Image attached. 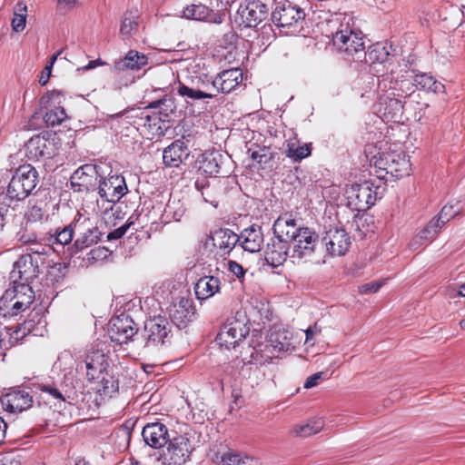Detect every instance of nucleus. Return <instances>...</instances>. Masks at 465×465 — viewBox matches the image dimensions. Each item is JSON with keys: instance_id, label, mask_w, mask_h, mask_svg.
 I'll return each instance as SVG.
<instances>
[{"instance_id": "f257e3e1", "label": "nucleus", "mask_w": 465, "mask_h": 465, "mask_svg": "<svg viewBox=\"0 0 465 465\" xmlns=\"http://www.w3.org/2000/svg\"><path fill=\"white\" fill-rule=\"evenodd\" d=\"M387 76L381 80L377 78L378 88L384 94H380V111L386 121L400 122L403 114V100L411 94V83L406 80L389 79Z\"/></svg>"}, {"instance_id": "f03ea898", "label": "nucleus", "mask_w": 465, "mask_h": 465, "mask_svg": "<svg viewBox=\"0 0 465 465\" xmlns=\"http://www.w3.org/2000/svg\"><path fill=\"white\" fill-rule=\"evenodd\" d=\"M189 65L193 74L183 81H178L175 87L177 94L187 104L214 98L217 95V89L213 77L205 73H198L195 69L200 67V64L196 61L191 62Z\"/></svg>"}, {"instance_id": "7ed1b4c3", "label": "nucleus", "mask_w": 465, "mask_h": 465, "mask_svg": "<svg viewBox=\"0 0 465 465\" xmlns=\"http://www.w3.org/2000/svg\"><path fill=\"white\" fill-rule=\"evenodd\" d=\"M0 299V314L14 317L29 308L35 300V292L26 282H12Z\"/></svg>"}, {"instance_id": "20e7f679", "label": "nucleus", "mask_w": 465, "mask_h": 465, "mask_svg": "<svg viewBox=\"0 0 465 465\" xmlns=\"http://www.w3.org/2000/svg\"><path fill=\"white\" fill-rule=\"evenodd\" d=\"M195 432L192 430L169 439L166 450L159 457L163 465H183L194 450Z\"/></svg>"}, {"instance_id": "39448f33", "label": "nucleus", "mask_w": 465, "mask_h": 465, "mask_svg": "<svg viewBox=\"0 0 465 465\" xmlns=\"http://www.w3.org/2000/svg\"><path fill=\"white\" fill-rule=\"evenodd\" d=\"M38 173L31 164L19 166L7 186L6 197L11 201H23L35 189Z\"/></svg>"}, {"instance_id": "423d86ee", "label": "nucleus", "mask_w": 465, "mask_h": 465, "mask_svg": "<svg viewBox=\"0 0 465 465\" xmlns=\"http://www.w3.org/2000/svg\"><path fill=\"white\" fill-rule=\"evenodd\" d=\"M250 328L247 325L245 316L237 312L235 317L230 318L222 326L216 341L221 347L226 349L235 348L249 334Z\"/></svg>"}, {"instance_id": "0eeeda50", "label": "nucleus", "mask_w": 465, "mask_h": 465, "mask_svg": "<svg viewBox=\"0 0 465 465\" xmlns=\"http://www.w3.org/2000/svg\"><path fill=\"white\" fill-rule=\"evenodd\" d=\"M379 186L370 181L355 183L346 190L347 205L353 211L364 212L376 202Z\"/></svg>"}, {"instance_id": "6e6552de", "label": "nucleus", "mask_w": 465, "mask_h": 465, "mask_svg": "<svg viewBox=\"0 0 465 465\" xmlns=\"http://www.w3.org/2000/svg\"><path fill=\"white\" fill-rule=\"evenodd\" d=\"M172 325L163 316L149 319L144 324L145 348L156 349L171 342Z\"/></svg>"}, {"instance_id": "1a4fd4ad", "label": "nucleus", "mask_w": 465, "mask_h": 465, "mask_svg": "<svg viewBox=\"0 0 465 465\" xmlns=\"http://www.w3.org/2000/svg\"><path fill=\"white\" fill-rule=\"evenodd\" d=\"M375 165L396 178L408 176L411 172L410 157L403 152L382 153L376 160Z\"/></svg>"}, {"instance_id": "9d476101", "label": "nucleus", "mask_w": 465, "mask_h": 465, "mask_svg": "<svg viewBox=\"0 0 465 465\" xmlns=\"http://www.w3.org/2000/svg\"><path fill=\"white\" fill-rule=\"evenodd\" d=\"M322 242L331 256L344 255L351 245V238L340 223L330 224L326 228Z\"/></svg>"}, {"instance_id": "9b49d317", "label": "nucleus", "mask_w": 465, "mask_h": 465, "mask_svg": "<svg viewBox=\"0 0 465 465\" xmlns=\"http://www.w3.org/2000/svg\"><path fill=\"white\" fill-rule=\"evenodd\" d=\"M40 257L37 255H25L19 257L15 262L10 278L12 282H30L40 273Z\"/></svg>"}, {"instance_id": "f8f14e48", "label": "nucleus", "mask_w": 465, "mask_h": 465, "mask_svg": "<svg viewBox=\"0 0 465 465\" xmlns=\"http://www.w3.org/2000/svg\"><path fill=\"white\" fill-rule=\"evenodd\" d=\"M267 5L260 0H252L245 6H240L235 15V22L243 27H256L267 18Z\"/></svg>"}, {"instance_id": "ddd939ff", "label": "nucleus", "mask_w": 465, "mask_h": 465, "mask_svg": "<svg viewBox=\"0 0 465 465\" xmlns=\"http://www.w3.org/2000/svg\"><path fill=\"white\" fill-rule=\"evenodd\" d=\"M137 331L136 324L125 313L113 317L109 322L108 334L111 341L121 345L131 341Z\"/></svg>"}, {"instance_id": "4468645a", "label": "nucleus", "mask_w": 465, "mask_h": 465, "mask_svg": "<svg viewBox=\"0 0 465 465\" xmlns=\"http://www.w3.org/2000/svg\"><path fill=\"white\" fill-rule=\"evenodd\" d=\"M63 95L58 91H52L41 98V104L46 109L44 120L47 125L55 126L67 117L64 108L61 106Z\"/></svg>"}, {"instance_id": "2eb2a0df", "label": "nucleus", "mask_w": 465, "mask_h": 465, "mask_svg": "<svg viewBox=\"0 0 465 465\" xmlns=\"http://www.w3.org/2000/svg\"><path fill=\"white\" fill-rule=\"evenodd\" d=\"M101 178L98 168L94 164H84L72 174L71 186L77 192L95 191Z\"/></svg>"}, {"instance_id": "dca6fc26", "label": "nucleus", "mask_w": 465, "mask_h": 465, "mask_svg": "<svg viewBox=\"0 0 465 465\" xmlns=\"http://www.w3.org/2000/svg\"><path fill=\"white\" fill-rule=\"evenodd\" d=\"M318 234L310 228L302 229V232L292 241L293 246L290 257L293 260L302 261L311 258L318 243Z\"/></svg>"}, {"instance_id": "f3484780", "label": "nucleus", "mask_w": 465, "mask_h": 465, "mask_svg": "<svg viewBox=\"0 0 465 465\" xmlns=\"http://www.w3.org/2000/svg\"><path fill=\"white\" fill-rule=\"evenodd\" d=\"M305 16L304 11L297 5L285 1L275 5L272 13V21L279 27H289Z\"/></svg>"}, {"instance_id": "a211bd4d", "label": "nucleus", "mask_w": 465, "mask_h": 465, "mask_svg": "<svg viewBox=\"0 0 465 465\" xmlns=\"http://www.w3.org/2000/svg\"><path fill=\"white\" fill-rule=\"evenodd\" d=\"M96 189L100 197L110 203L119 201L127 192L124 178L117 174L104 179L101 176Z\"/></svg>"}, {"instance_id": "6ab92c4d", "label": "nucleus", "mask_w": 465, "mask_h": 465, "mask_svg": "<svg viewBox=\"0 0 465 465\" xmlns=\"http://www.w3.org/2000/svg\"><path fill=\"white\" fill-rule=\"evenodd\" d=\"M333 45L341 52L350 55L361 54L364 53V43L362 38L351 30L344 29L336 32L332 37Z\"/></svg>"}, {"instance_id": "aec40b11", "label": "nucleus", "mask_w": 465, "mask_h": 465, "mask_svg": "<svg viewBox=\"0 0 465 465\" xmlns=\"http://www.w3.org/2000/svg\"><path fill=\"white\" fill-rule=\"evenodd\" d=\"M266 349H272V357L277 356L281 352L292 351L299 343L293 333L286 329H279L270 334ZM271 358V356H268Z\"/></svg>"}, {"instance_id": "412c9836", "label": "nucleus", "mask_w": 465, "mask_h": 465, "mask_svg": "<svg viewBox=\"0 0 465 465\" xmlns=\"http://www.w3.org/2000/svg\"><path fill=\"white\" fill-rule=\"evenodd\" d=\"M272 228L276 237L289 242L293 241L305 227H302L292 213H285L276 219Z\"/></svg>"}, {"instance_id": "4be33fe9", "label": "nucleus", "mask_w": 465, "mask_h": 465, "mask_svg": "<svg viewBox=\"0 0 465 465\" xmlns=\"http://www.w3.org/2000/svg\"><path fill=\"white\" fill-rule=\"evenodd\" d=\"M2 407L9 412H22L32 406L33 397L23 390H13L0 399Z\"/></svg>"}, {"instance_id": "5701e85b", "label": "nucleus", "mask_w": 465, "mask_h": 465, "mask_svg": "<svg viewBox=\"0 0 465 465\" xmlns=\"http://www.w3.org/2000/svg\"><path fill=\"white\" fill-rule=\"evenodd\" d=\"M148 63L147 57L135 50H130L124 57L116 60L114 63L112 72L115 76L121 77V74L128 71H137Z\"/></svg>"}, {"instance_id": "b1692460", "label": "nucleus", "mask_w": 465, "mask_h": 465, "mask_svg": "<svg viewBox=\"0 0 465 465\" xmlns=\"http://www.w3.org/2000/svg\"><path fill=\"white\" fill-rule=\"evenodd\" d=\"M194 312L193 302L187 298H181L173 304L170 310V318L174 325L179 329H183L193 321Z\"/></svg>"}, {"instance_id": "393cba45", "label": "nucleus", "mask_w": 465, "mask_h": 465, "mask_svg": "<svg viewBox=\"0 0 465 465\" xmlns=\"http://www.w3.org/2000/svg\"><path fill=\"white\" fill-rule=\"evenodd\" d=\"M142 435L144 442L154 449L163 447L171 439L167 427L161 422L146 424L143 429Z\"/></svg>"}, {"instance_id": "a878e982", "label": "nucleus", "mask_w": 465, "mask_h": 465, "mask_svg": "<svg viewBox=\"0 0 465 465\" xmlns=\"http://www.w3.org/2000/svg\"><path fill=\"white\" fill-rule=\"evenodd\" d=\"M84 363L89 381L100 379L108 367L107 356L99 349H92L86 354Z\"/></svg>"}, {"instance_id": "bb28decb", "label": "nucleus", "mask_w": 465, "mask_h": 465, "mask_svg": "<svg viewBox=\"0 0 465 465\" xmlns=\"http://www.w3.org/2000/svg\"><path fill=\"white\" fill-rule=\"evenodd\" d=\"M289 242L278 237H274L267 243L264 251L265 261L272 267L282 265L287 259Z\"/></svg>"}, {"instance_id": "cd10ccee", "label": "nucleus", "mask_w": 465, "mask_h": 465, "mask_svg": "<svg viewBox=\"0 0 465 465\" xmlns=\"http://www.w3.org/2000/svg\"><path fill=\"white\" fill-rule=\"evenodd\" d=\"M25 152L30 160L50 158L54 154V143L45 136L35 135L25 143Z\"/></svg>"}, {"instance_id": "c85d7f7f", "label": "nucleus", "mask_w": 465, "mask_h": 465, "mask_svg": "<svg viewBox=\"0 0 465 465\" xmlns=\"http://www.w3.org/2000/svg\"><path fill=\"white\" fill-rule=\"evenodd\" d=\"M183 16L187 19L208 21L212 23H222L223 14L210 5H192L184 8Z\"/></svg>"}, {"instance_id": "c756f323", "label": "nucleus", "mask_w": 465, "mask_h": 465, "mask_svg": "<svg viewBox=\"0 0 465 465\" xmlns=\"http://www.w3.org/2000/svg\"><path fill=\"white\" fill-rule=\"evenodd\" d=\"M217 94L220 93L229 94L242 82V72L239 68L224 70L214 78Z\"/></svg>"}, {"instance_id": "7c9ffc66", "label": "nucleus", "mask_w": 465, "mask_h": 465, "mask_svg": "<svg viewBox=\"0 0 465 465\" xmlns=\"http://www.w3.org/2000/svg\"><path fill=\"white\" fill-rule=\"evenodd\" d=\"M187 199L180 193H173L164 207L162 218L164 223L180 221L186 212Z\"/></svg>"}, {"instance_id": "2f4dec72", "label": "nucleus", "mask_w": 465, "mask_h": 465, "mask_svg": "<svg viewBox=\"0 0 465 465\" xmlns=\"http://www.w3.org/2000/svg\"><path fill=\"white\" fill-rule=\"evenodd\" d=\"M241 246L249 252H257L261 251L264 238L262 227L252 224L244 229L239 235Z\"/></svg>"}, {"instance_id": "473e14b6", "label": "nucleus", "mask_w": 465, "mask_h": 465, "mask_svg": "<svg viewBox=\"0 0 465 465\" xmlns=\"http://www.w3.org/2000/svg\"><path fill=\"white\" fill-rule=\"evenodd\" d=\"M212 241L221 255H227L230 254L240 242V238L238 234L230 229H220L213 233Z\"/></svg>"}, {"instance_id": "72a5a7b5", "label": "nucleus", "mask_w": 465, "mask_h": 465, "mask_svg": "<svg viewBox=\"0 0 465 465\" xmlns=\"http://www.w3.org/2000/svg\"><path fill=\"white\" fill-rule=\"evenodd\" d=\"M213 460L220 465H259L258 459L243 455L232 450L217 452Z\"/></svg>"}, {"instance_id": "f704fd0d", "label": "nucleus", "mask_w": 465, "mask_h": 465, "mask_svg": "<svg viewBox=\"0 0 465 465\" xmlns=\"http://www.w3.org/2000/svg\"><path fill=\"white\" fill-rule=\"evenodd\" d=\"M187 156V146L181 140L174 141L163 152V163L168 167H178L183 159Z\"/></svg>"}, {"instance_id": "c9c22d12", "label": "nucleus", "mask_w": 465, "mask_h": 465, "mask_svg": "<svg viewBox=\"0 0 465 465\" xmlns=\"http://www.w3.org/2000/svg\"><path fill=\"white\" fill-rule=\"evenodd\" d=\"M404 80L411 83L410 87L411 88V93L413 92V86L438 94L445 92V86L440 82L434 79L432 75L425 73L418 74L413 76L408 75Z\"/></svg>"}, {"instance_id": "e433bc0d", "label": "nucleus", "mask_w": 465, "mask_h": 465, "mask_svg": "<svg viewBox=\"0 0 465 465\" xmlns=\"http://www.w3.org/2000/svg\"><path fill=\"white\" fill-rule=\"evenodd\" d=\"M221 288V282L215 276L200 278L194 286V292L198 300H206L216 294Z\"/></svg>"}, {"instance_id": "4c0bfd02", "label": "nucleus", "mask_w": 465, "mask_h": 465, "mask_svg": "<svg viewBox=\"0 0 465 465\" xmlns=\"http://www.w3.org/2000/svg\"><path fill=\"white\" fill-rule=\"evenodd\" d=\"M441 225L439 224V221L432 219L426 227H424L413 239L410 242V249L415 251L428 242L433 240Z\"/></svg>"}, {"instance_id": "58836bf2", "label": "nucleus", "mask_w": 465, "mask_h": 465, "mask_svg": "<svg viewBox=\"0 0 465 465\" xmlns=\"http://www.w3.org/2000/svg\"><path fill=\"white\" fill-rule=\"evenodd\" d=\"M39 389L42 392V397L48 401L50 403L53 402L54 406L62 407L67 401L69 398L67 391L58 388L54 383L41 384Z\"/></svg>"}, {"instance_id": "ea45409f", "label": "nucleus", "mask_w": 465, "mask_h": 465, "mask_svg": "<svg viewBox=\"0 0 465 465\" xmlns=\"http://www.w3.org/2000/svg\"><path fill=\"white\" fill-rule=\"evenodd\" d=\"M222 157L223 155L217 151L205 152L200 161V170L211 176L218 175L221 170Z\"/></svg>"}, {"instance_id": "a19ab883", "label": "nucleus", "mask_w": 465, "mask_h": 465, "mask_svg": "<svg viewBox=\"0 0 465 465\" xmlns=\"http://www.w3.org/2000/svg\"><path fill=\"white\" fill-rule=\"evenodd\" d=\"M312 153L311 144H300L296 139H290L286 143V156L294 162L301 161L308 157Z\"/></svg>"}, {"instance_id": "79ce46f5", "label": "nucleus", "mask_w": 465, "mask_h": 465, "mask_svg": "<svg viewBox=\"0 0 465 465\" xmlns=\"http://www.w3.org/2000/svg\"><path fill=\"white\" fill-rule=\"evenodd\" d=\"M138 11L131 10L124 13L121 21L120 33L124 38L131 37L138 30Z\"/></svg>"}, {"instance_id": "37998d69", "label": "nucleus", "mask_w": 465, "mask_h": 465, "mask_svg": "<svg viewBox=\"0 0 465 465\" xmlns=\"http://www.w3.org/2000/svg\"><path fill=\"white\" fill-rule=\"evenodd\" d=\"M146 108L157 110L158 114L161 115L160 119L164 121V118L169 117L170 114L174 113L176 106L174 100L171 96L164 95L161 99L149 103Z\"/></svg>"}, {"instance_id": "c03bdc74", "label": "nucleus", "mask_w": 465, "mask_h": 465, "mask_svg": "<svg viewBox=\"0 0 465 465\" xmlns=\"http://www.w3.org/2000/svg\"><path fill=\"white\" fill-rule=\"evenodd\" d=\"M324 426V421L322 418L312 419L306 423L296 425L292 433L299 437H309L320 432Z\"/></svg>"}, {"instance_id": "a18cd8bd", "label": "nucleus", "mask_w": 465, "mask_h": 465, "mask_svg": "<svg viewBox=\"0 0 465 465\" xmlns=\"http://www.w3.org/2000/svg\"><path fill=\"white\" fill-rule=\"evenodd\" d=\"M462 213L463 209L462 206H460V202L452 201L442 207L438 218L434 220L439 221V224H440L442 227L451 218Z\"/></svg>"}, {"instance_id": "49530a36", "label": "nucleus", "mask_w": 465, "mask_h": 465, "mask_svg": "<svg viewBox=\"0 0 465 465\" xmlns=\"http://www.w3.org/2000/svg\"><path fill=\"white\" fill-rule=\"evenodd\" d=\"M27 17V6L23 2H18L14 7V17L12 19V28L15 32H22L25 28Z\"/></svg>"}, {"instance_id": "de8ad7c7", "label": "nucleus", "mask_w": 465, "mask_h": 465, "mask_svg": "<svg viewBox=\"0 0 465 465\" xmlns=\"http://www.w3.org/2000/svg\"><path fill=\"white\" fill-rule=\"evenodd\" d=\"M101 232L96 227L87 228V230L76 239L75 245L79 249L87 248L96 243L100 239Z\"/></svg>"}, {"instance_id": "09e8293b", "label": "nucleus", "mask_w": 465, "mask_h": 465, "mask_svg": "<svg viewBox=\"0 0 465 465\" xmlns=\"http://www.w3.org/2000/svg\"><path fill=\"white\" fill-rule=\"evenodd\" d=\"M364 55V59L366 62L375 64V63H384L389 56V52L386 50L384 46L380 45H373L367 53H362Z\"/></svg>"}, {"instance_id": "8fccbe9b", "label": "nucleus", "mask_w": 465, "mask_h": 465, "mask_svg": "<svg viewBox=\"0 0 465 465\" xmlns=\"http://www.w3.org/2000/svg\"><path fill=\"white\" fill-rule=\"evenodd\" d=\"M99 391L104 396L111 397L118 391V381L108 373L101 374Z\"/></svg>"}, {"instance_id": "3c124183", "label": "nucleus", "mask_w": 465, "mask_h": 465, "mask_svg": "<svg viewBox=\"0 0 465 465\" xmlns=\"http://www.w3.org/2000/svg\"><path fill=\"white\" fill-rule=\"evenodd\" d=\"M74 235V230L71 225L64 226L63 229H57L54 236L53 244L64 246L71 242Z\"/></svg>"}, {"instance_id": "603ef678", "label": "nucleus", "mask_w": 465, "mask_h": 465, "mask_svg": "<svg viewBox=\"0 0 465 465\" xmlns=\"http://www.w3.org/2000/svg\"><path fill=\"white\" fill-rule=\"evenodd\" d=\"M251 158L260 164L267 163L272 160V153L266 147L259 148V150H249Z\"/></svg>"}, {"instance_id": "864d4df0", "label": "nucleus", "mask_w": 465, "mask_h": 465, "mask_svg": "<svg viewBox=\"0 0 465 465\" xmlns=\"http://www.w3.org/2000/svg\"><path fill=\"white\" fill-rule=\"evenodd\" d=\"M236 0H207L208 4L213 6L216 11H220L221 14H223V16L225 15V11Z\"/></svg>"}, {"instance_id": "5fc2aeb1", "label": "nucleus", "mask_w": 465, "mask_h": 465, "mask_svg": "<svg viewBox=\"0 0 465 465\" xmlns=\"http://www.w3.org/2000/svg\"><path fill=\"white\" fill-rule=\"evenodd\" d=\"M133 222L128 220L124 225L109 232V234L107 235L108 240L120 239L126 233L127 230L130 228Z\"/></svg>"}, {"instance_id": "6e6d98bb", "label": "nucleus", "mask_w": 465, "mask_h": 465, "mask_svg": "<svg viewBox=\"0 0 465 465\" xmlns=\"http://www.w3.org/2000/svg\"><path fill=\"white\" fill-rule=\"evenodd\" d=\"M227 268L229 272H231L238 279L243 278L246 273V270L243 269V267L235 261H229L227 262Z\"/></svg>"}, {"instance_id": "4d7b16f0", "label": "nucleus", "mask_w": 465, "mask_h": 465, "mask_svg": "<svg viewBox=\"0 0 465 465\" xmlns=\"http://www.w3.org/2000/svg\"><path fill=\"white\" fill-rule=\"evenodd\" d=\"M0 465H21V456L15 452L7 453L0 460Z\"/></svg>"}, {"instance_id": "13d9d810", "label": "nucleus", "mask_w": 465, "mask_h": 465, "mask_svg": "<svg viewBox=\"0 0 465 465\" xmlns=\"http://www.w3.org/2000/svg\"><path fill=\"white\" fill-rule=\"evenodd\" d=\"M382 285V282H371L365 284H362L359 287V291L361 293H374L379 291L381 286Z\"/></svg>"}, {"instance_id": "bf43d9fd", "label": "nucleus", "mask_w": 465, "mask_h": 465, "mask_svg": "<svg viewBox=\"0 0 465 465\" xmlns=\"http://www.w3.org/2000/svg\"><path fill=\"white\" fill-rule=\"evenodd\" d=\"M25 255H37L40 257L41 264L44 265L46 262L48 252L46 251V247L37 246L30 248V253H26Z\"/></svg>"}, {"instance_id": "052dcab7", "label": "nucleus", "mask_w": 465, "mask_h": 465, "mask_svg": "<svg viewBox=\"0 0 465 465\" xmlns=\"http://www.w3.org/2000/svg\"><path fill=\"white\" fill-rule=\"evenodd\" d=\"M323 374L324 373L321 371V372H316V373L309 376L306 379L303 387L305 389H311V388L315 387L316 385H318L319 381L322 380Z\"/></svg>"}, {"instance_id": "680f3d73", "label": "nucleus", "mask_w": 465, "mask_h": 465, "mask_svg": "<svg viewBox=\"0 0 465 465\" xmlns=\"http://www.w3.org/2000/svg\"><path fill=\"white\" fill-rule=\"evenodd\" d=\"M57 8L62 12H67L76 6V0H56Z\"/></svg>"}, {"instance_id": "e2e57ef3", "label": "nucleus", "mask_w": 465, "mask_h": 465, "mask_svg": "<svg viewBox=\"0 0 465 465\" xmlns=\"http://www.w3.org/2000/svg\"><path fill=\"white\" fill-rule=\"evenodd\" d=\"M8 212V205L0 201V231L4 227L5 216Z\"/></svg>"}, {"instance_id": "0e129e2a", "label": "nucleus", "mask_w": 465, "mask_h": 465, "mask_svg": "<svg viewBox=\"0 0 465 465\" xmlns=\"http://www.w3.org/2000/svg\"><path fill=\"white\" fill-rule=\"evenodd\" d=\"M134 76L129 73H127L126 74L124 75V80L123 82H120L118 84V88H122L123 86H128L129 84H131L132 83H134Z\"/></svg>"}, {"instance_id": "69168bd1", "label": "nucleus", "mask_w": 465, "mask_h": 465, "mask_svg": "<svg viewBox=\"0 0 465 465\" xmlns=\"http://www.w3.org/2000/svg\"><path fill=\"white\" fill-rule=\"evenodd\" d=\"M7 425L5 420L0 417V444L5 438Z\"/></svg>"}, {"instance_id": "338daca9", "label": "nucleus", "mask_w": 465, "mask_h": 465, "mask_svg": "<svg viewBox=\"0 0 465 465\" xmlns=\"http://www.w3.org/2000/svg\"><path fill=\"white\" fill-rule=\"evenodd\" d=\"M320 331H314L312 328H308L306 331H305V335H306V339H305V343H308L310 342L312 338L314 337V335L319 332Z\"/></svg>"}, {"instance_id": "774afa93", "label": "nucleus", "mask_w": 465, "mask_h": 465, "mask_svg": "<svg viewBox=\"0 0 465 465\" xmlns=\"http://www.w3.org/2000/svg\"><path fill=\"white\" fill-rule=\"evenodd\" d=\"M104 248H97L91 251L92 258L96 259L101 256V254L104 252Z\"/></svg>"}]
</instances>
